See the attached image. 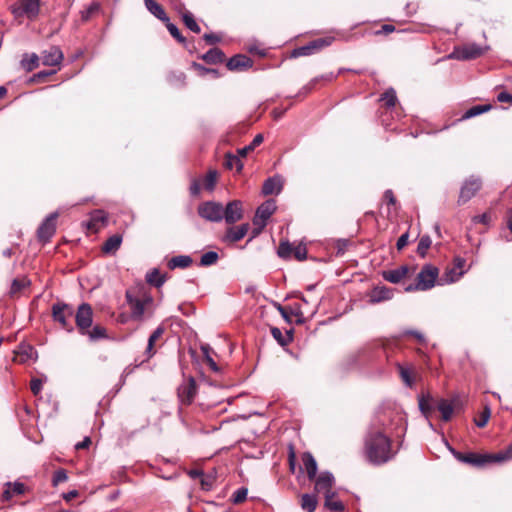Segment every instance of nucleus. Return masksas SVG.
Returning a JSON list of instances; mask_svg holds the SVG:
<instances>
[{
    "label": "nucleus",
    "mask_w": 512,
    "mask_h": 512,
    "mask_svg": "<svg viewBox=\"0 0 512 512\" xmlns=\"http://www.w3.org/2000/svg\"><path fill=\"white\" fill-rule=\"evenodd\" d=\"M36 359L35 348L27 343H21L15 351L14 361L25 364Z\"/></svg>",
    "instance_id": "nucleus-21"
},
{
    "label": "nucleus",
    "mask_w": 512,
    "mask_h": 512,
    "mask_svg": "<svg viewBox=\"0 0 512 512\" xmlns=\"http://www.w3.org/2000/svg\"><path fill=\"white\" fill-rule=\"evenodd\" d=\"M334 41V37L318 38L310 42L314 52L320 51L321 49L330 46Z\"/></svg>",
    "instance_id": "nucleus-50"
},
{
    "label": "nucleus",
    "mask_w": 512,
    "mask_h": 512,
    "mask_svg": "<svg viewBox=\"0 0 512 512\" xmlns=\"http://www.w3.org/2000/svg\"><path fill=\"white\" fill-rule=\"evenodd\" d=\"M435 285H444L443 279L439 278V269L433 265H424L418 273V290H429Z\"/></svg>",
    "instance_id": "nucleus-8"
},
{
    "label": "nucleus",
    "mask_w": 512,
    "mask_h": 512,
    "mask_svg": "<svg viewBox=\"0 0 512 512\" xmlns=\"http://www.w3.org/2000/svg\"><path fill=\"white\" fill-rule=\"evenodd\" d=\"M282 190V181L280 177H269L262 186V193L267 195L278 194Z\"/></svg>",
    "instance_id": "nucleus-27"
},
{
    "label": "nucleus",
    "mask_w": 512,
    "mask_h": 512,
    "mask_svg": "<svg viewBox=\"0 0 512 512\" xmlns=\"http://www.w3.org/2000/svg\"><path fill=\"white\" fill-rule=\"evenodd\" d=\"M67 479L68 476L66 471L64 469H59L53 474L52 484L53 486H57L58 484L65 482Z\"/></svg>",
    "instance_id": "nucleus-61"
},
{
    "label": "nucleus",
    "mask_w": 512,
    "mask_h": 512,
    "mask_svg": "<svg viewBox=\"0 0 512 512\" xmlns=\"http://www.w3.org/2000/svg\"><path fill=\"white\" fill-rule=\"evenodd\" d=\"M26 491V486L21 482H8L5 484V489L2 493V499L9 501L14 496L23 495Z\"/></svg>",
    "instance_id": "nucleus-24"
},
{
    "label": "nucleus",
    "mask_w": 512,
    "mask_h": 512,
    "mask_svg": "<svg viewBox=\"0 0 512 512\" xmlns=\"http://www.w3.org/2000/svg\"><path fill=\"white\" fill-rule=\"evenodd\" d=\"M452 455L460 462L472 467L482 468L490 464H494L495 459L493 453H476V452H460L454 448H450Z\"/></svg>",
    "instance_id": "nucleus-6"
},
{
    "label": "nucleus",
    "mask_w": 512,
    "mask_h": 512,
    "mask_svg": "<svg viewBox=\"0 0 512 512\" xmlns=\"http://www.w3.org/2000/svg\"><path fill=\"white\" fill-rule=\"evenodd\" d=\"M276 203L273 199L266 200L256 210V214L253 218L254 225H257L262 229L266 226L267 220L276 211Z\"/></svg>",
    "instance_id": "nucleus-13"
},
{
    "label": "nucleus",
    "mask_w": 512,
    "mask_h": 512,
    "mask_svg": "<svg viewBox=\"0 0 512 512\" xmlns=\"http://www.w3.org/2000/svg\"><path fill=\"white\" fill-rule=\"evenodd\" d=\"M75 323L78 332L86 333L93 323V310L90 304L82 303L75 313Z\"/></svg>",
    "instance_id": "nucleus-11"
},
{
    "label": "nucleus",
    "mask_w": 512,
    "mask_h": 512,
    "mask_svg": "<svg viewBox=\"0 0 512 512\" xmlns=\"http://www.w3.org/2000/svg\"><path fill=\"white\" fill-rule=\"evenodd\" d=\"M81 335L87 336L91 342L108 338L106 329L100 325L91 326L86 333H81Z\"/></svg>",
    "instance_id": "nucleus-35"
},
{
    "label": "nucleus",
    "mask_w": 512,
    "mask_h": 512,
    "mask_svg": "<svg viewBox=\"0 0 512 512\" xmlns=\"http://www.w3.org/2000/svg\"><path fill=\"white\" fill-rule=\"evenodd\" d=\"M318 500L315 494H303L301 496V508L306 512H314L317 508Z\"/></svg>",
    "instance_id": "nucleus-38"
},
{
    "label": "nucleus",
    "mask_w": 512,
    "mask_h": 512,
    "mask_svg": "<svg viewBox=\"0 0 512 512\" xmlns=\"http://www.w3.org/2000/svg\"><path fill=\"white\" fill-rule=\"evenodd\" d=\"M313 53H315V52L309 42L307 45H304V46L294 49L292 52V56L293 57L309 56V55H312Z\"/></svg>",
    "instance_id": "nucleus-57"
},
{
    "label": "nucleus",
    "mask_w": 512,
    "mask_h": 512,
    "mask_svg": "<svg viewBox=\"0 0 512 512\" xmlns=\"http://www.w3.org/2000/svg\"><path fill=\"white\" fill-rule=\"evenodd\" d=\"M20 7L14 8L16 16L26 15L30 20L35 19L40 11V0H19Z\"/></svg>",
    "instance_id": "nucleus-17"
},
{
    "label": "nucleus",
    "mask_w": 512,
    "mask_h": 512,
    "mask_svg": "<svg viewBox=\"0 0 512 512\" xmlns=\"http://www.w3.org/2000/svg\"><path fill=\"white\" fill-rule=\"evenodd\" d=\"M481 186V179L478 177L471 176L463 183L460 189L458 203L465 204L466 202H468L481 189Z\"/></svg>",
    "instance_id": "nucleus-12"
},
{
    "label": "nucleus",
    "mask_w": 512,
    "mask_h": 512,
    "mask_svg": "<svg viewBox=\"0 0 512 512\" xmlns=\"http://www.w3.org/2000/svg\"><path fill=\"white\" fill-rule=\"evenodd\" d=\"M416 266L403 264L393 269L382 272L384 280L393 284L405 285V291L411 292L416 290Z\"/></svg>",
    "instance_id": "nucleus-3"
},
{
    "label": "nucleus",
    "mask_w": 512,
    "mask_h": 512,
    "mask_svg": "<svg viewBox=\"0 0 512 512\" xmlns=\"http://www.w3.org/2000/svg\"><path fill=\"white\" fill-rule=\"evenodd\" d=\"M105 222H106V216H105L104 212L101 210H98L92 214L89 226L94 229H98L99 228L98 224L104 225Z\"/></svg>",
    "instance_id": "nucleus-52"
},
{
    "label": "nucleus",
    "mask_w": 512,
    "mask_h": 512,
    "mask_svg": "<svg viewBox=\"0 0 512 512\" xmlns=\"http://www.w3.org/2000/svg\"><path fill=\"white\" fill-rule=\"evenodd\" d=\"M418 408L427 419L433 412L439 411L441 419L445 422L451 419L454 411L452 401L447 399H433L424 396L418 399Z\"/></svg>",
    "instance_id": "nucleus-4"
},
{
    "label": "nucleus",
    "mask_w": 512,
    "mask_h": 512,
    "mask_svg": "<svg viewBox=\"0 0 512 512\" xmlns=\"http://www.w3.org/2000/svg\"><path fill=\"white\" fill-rule=\"evenodd\" d=\"M496 463H502L512 459V442L502 451L493 453Z\"/></svg>",
    "instance_id": "nucleus-49"
},
{
    "label": "nucleus",
    "mask_w": 512,
    "mask_h": 512,
    "mask_svg": "<svg viewBox=\"0 0 512 512\" xmlns=\"http://www.w3.org/2000/svg\"><path fill=\"white\" fill-rule=\"evenodd\" d=\"M252 66V59L244 54H236L233 57H231L226 63V67L230 71H245L251 68Z\"/></svg>",
    "instance_id": "nucleus-19"
},
{
    "label": "nucleus",
    "mask_w": 512,
    "mask_h": 512,
    "mask_svg": "<svg viewBox=\"0 0 512 512\" xmlns=\"http://www.w3.org/2000/svg\"><path fill=\"white\" fill-rule=\"evenodd\" d=\"M165 280V276L160 274L158 269H153L152 271L146 274L147 283L157 288L161 287L164 284Z\"/></svg>",
    "instance_id": "nucleus-41"
},
{
    "label": "nucleus",
    "mask_w": 512,
    "mask_h": 512,
    "mask_svg": "<svg viewBox=\"0 0 512 512\" xmlns=\"http://www.w3.org/2000/svg\"><path fill=\"white\" fill-rule=\"evenodd\" d=\"M197 212L201 218L210 222H220L225 215L223 205L215 201L202 202L199 204Z\"/></svg>",
    "instance_id": "nucleus-9"
},
{
    "label": "nucleus",
    "mask_w": 512,
    "mask_h": 512,
    "mask_svg": "<svg viewBox=\"0 0 512 512\" xmlns=\"http://www.w3.org/2000/svg\"><path fill=\"white\" fill-rule=\"evenodd\" d=\"M122 243V236L120 234H114L110 236L102 245V252L104 254H115L120 248Z\"/></svg>",
    "instance_id": "nucleus-31"
},
{
    "label": "nucleus",
    "mask_w": 512,
    "mask_h": 512,
    "mask_svg": "<svg viewBox=\"0 0 512 512\" xmlns=\"http://www.w3.org/2000/svg\"><path fill=\"white\" fill-rule=\"evenodd\" d=\"M431 244L432 241L429 236L421 237L420 241L418 242V254L424 257L426 250L431 246Z\"/></svg>",
    "instance_id": "nucleus-59"
},
{
    "label": "nucleus",
    "mask_w": 512,
    "mask_h": 512,
    "mask_svg": "<svg viewBox=\"0 0 512 512\" xmlns=\"http://www.w3.org/2000/svg\"><path fill=\"white\" fill-rule=\"evenodd\" d=\"M458 271L455 268L449 267L445 272V278L443 279L444 284L453 283L460 279L461 276L457 275Z\"/></svg>",
    "instance_id": "nucleus-60"
},
{
    "label": "nucleus",
    "mask_w": 512,
    "mask_h": 512,
    "mask_svg": "<svg viewBox=\"0 0 512 512\" xmlns=\"http://www.w3.org/2000/svg\"><path fill=\"white\" fill-rule=\"evenodd\" d=\"M324 501V507L330 512H343L345 506L342 501L337 499V493L327 494Z\"/></svg>",
    "instance_id": "nucleus-30"
},
{
    "label": "nucleus",
    "mask_w": 512,
    "mask_h": 512,
    "mask_svg": "<svg viewBox=\"0 0 512 512\" xmlns=\"http://www.w3.org/2000/svg\"><path fill=\"white\" fill-rule=\"evenodd\" d=\"M302 462L308 479L314 480L316 478L318 470L315 458L311 453L306 452L302 455Z\"/></svg>",
    "instance_id": "nucleus-26"
},
{
    "label": "nucleus",
    "mask_w": 512,
    "mask_h": 512,
    "mask_svg": "<svg viewBox=\"0 0 512 512\" xmlns=\"http://www.w3.org/2000/svg\"><path fill=\"white\" fill-rule=\"evenodd\" d=\"M271 334L273 338L281 345L286 346L292 342V330L286 331V335H283L282 331L277 327L271 328Z\"/></svg>",
    "instance_id": "nucleus-37"
},
{
    "label": "nucleus",
    "mask_w": 512,
    "mask_h": 512,
    "mask_svg": "<svg viewBox=\"0 0 512 512\" xmlns=\"http://www.w3.org/2000/svg\"><path fill=\"white\" fill-rule=\"evenodd\" d=\"M224 165L227 169L236 168L237 172H240L243 168V163L240 160L239 156L232 155L230 153L226 154Z\"/></svg>",
    "instance_id": "nucleus-44"
},
{
    "label": "nucleus",
    "mask_w": 512,
    "mask_h": 512,
    "mask_svg": "<svg viewBox=\"0 0 512 512\" xmlns=\"http://www.w3.org/2000/svg\"><path fill=\"white\" fill-rule=\"evenodd\" d=\"M263 140V135L257 134L249 145L241 149H238V155L241 157H245L249 152L253 151L257 146H259L263 142Z\"/></svg>",
    "instance_id": "nucleus-45"
},
{
    "label": "nucleus",
    "mask_w": 512,
    "mask_h": 512,
    "mask_svg": "<svg viewBox=\"0 0 512 512\" xmlns=\"http://www.w3.org/2000/svg\"><path fill=\"white\" fill-rule=\"evenodd\" d=\"M248 490L244 487L237 489L233 494V502L235 504L242 503L247 498Z\"/></svg>",
    "instance_id": "nucleus-64"
},
{
    "label": "nucleus",
    "mask_w": 512,
    "mask_h": 512,
    "mask_svg": "<svg viewBox=\"0 0 512 512\" xmlns=\"http://www.w3.org/2000/svg\"><path fill=\"white\" fill-rule=\"evenodd\" d=\"M314 480V491L316 493H323L326 496L334 492L332 488L335 484V478L332 473L328 471L321 472L318 476L316 475Z\"/></svg>",
    "instance_id": "nucleus-16"
},
{
    "label": "nucleus",
    "mask_w": 512,
    "mask_h": 512,
    "mask_svg": "<svg viewBox=\"0 0 512 512\" xmlns=\"http://www.w3.org/2000/svg\"><path fill=\"white\" fill-rule=\"evenodd\" d=\"M168 82L175 87L181 88L186 85V75L182 71H172L167 76Z\"/></svg>",
    "instance_id": "nucleus-39"
},
{
    "label": "nucleus",
    "mask_w": 512,
    "mask_h": 512,
    "mask_svg": "<svg viewBox=\"0 0 512 512\" xmlns=\"http://www.w3.org/2000/svg\"><path fill=\"white\" fill-rule=\"evenodd\" d=\"M126 299L131 309V318L136 321L142 320L146 310L153 304V297L146 292L134 294L127 290Z\"/></svg>",
    "instance_id": "nucleus-5"
},
{
    "label": "nucleus",
    "mask_w": 512,
    "mask_h": 512,
    "mask_svg": "<svg viewBox=\"0 0 512 512\" xmlns=\"http://www.w3.org/2000/svg\"><path fill=\"white\" fill-rule=\"evenodd\" d=\"M193 260L188 255H178L172 257L168 263L167 266L169 269L174 270L176 268H188L192 264Z\"/></svg>",
    "instance_id": "nucleus-34"
},
{
    "label": "nucleus",
    "mask_w": 512,
    "mask_h": 512,
    "mask_svg": "<svg viewBox=\"0 0 512 512\" xmlns=\"http://www.w3.org/2000/svg\"><path fill=\"white\" fill-rule=\"evenodd\" d=\"M164 332L165 328L163 326H158L149 336L147 347L145 350V355L147 359H150L155 355L156 350L154 349V346L156 342L163 336Z\"/></svg>",
    "instance_id": "nucleus-25"
},
{
    "label": "nucleus",
    "mask_w": 512,
    "mask_h": 512,
    "mask_svg": "<svg viewBox=\"0 0 512 512\" xmlns=\"http://www.w3.org/2000/svg\"><path fill=\"white\" fill-rule=\"evenodd\" d=\"M491 108L492 106L490 104L472 106L471 108L465 111V113L462 116V119L473 118L475 116H478L482 113L489 111Z\"/></svg>",
    "instance_id": "nucleus-42"
},
{
    "label": "nucleus",
    "mask_w": 512,
    "mask_h": 512,
    "mask_svg": "<svg viewBox=\"0 0 512 512\" xmlns=\"http://www.w3.org/2000/svg\"><path fill=\"white\" fill-rule=\"evenodd\" d=\"M196 381L193 377L185 379L177 389L180 402L184 405H190L196 395Z\"/></svg>",
    "instance_id": "nucleus-14"
},
{
    "label": "nucleus",
    "mask_w": 512,
    "mask_h": 512,
    "mask_svg": "<svg viewBox=\"0 0 512 512\" xmlns=\"http://www.w3.org/2000/svg\"><path fill=\"white\" fill-rule=\"evenodd\" d=\"M484 54L482 46L476 43H466L460 46H456L453 52L449 55V58L457 60H472L476 59Z\"/></svg>",
    "instance_id": "nucleus-10"
},
{
    "label": "nucleus",
    "mask_w": 512,
    "mask_h": 512,
    "mask_svg": "<svg viewBox=\"0 0 512 512\" xmlns=\"http://www.w3.org/2000/svg\"><path fill=\"white\" fill-rule=\"evenodd\" d=\"M52 318L54 322L58 323L60 327L68 332H72L74 327L71 319L74 315V309L71 305L57 302L51 307Z\"/></svg>",
    "instance_id": "nucleus-7"
},
{
    "label": "nucleus",
    "mask_w": 512,
    "mask_h": 512,
    "mask_svg": "<svg viewBox=\"0 0 512 512\" xmlns=\"http://www.w3.org/2000/svg\"><path fill=\"white\" fill-rule=\"evenodd\" d=\"M64 55L57 46H52L42 52V64L45 66H59L63 61Z\"/></svg>",
    "instance_id": "nucleus-20"
},
{
    "label": "nucleus",
    "mask_w": 512,
    "mask_h": 512,
    "mask_svg": "<svg viewBox=\"0 0 512 512\" xmlns=\"http://www.w3.org/2000/svg\"><path fill=\"white\" fill-rule=\"evenodd\" d=\"M392 295H393V293H392L391 289H389L385 286H380V287H375L371 291L369 297H370L371 303H379V302L391 299Z\"/></svg>",
    "instance_id": "nucleus-29"
},
{
    "label": "nucleus",
    "mask_w": 512,
    "mask_h": 512,
    "mask_svg": "<svg viewBox=\"0 0 512 512\" xmlns=\"http://www.w3.org/2000/svg\"><path fill=\"white\" fill-rule=\"evenodd\" d=\"M278 255L283 259L290 258L293 255V245L289 242H281L278 247Z\"/></svg>",
    "instance_id": "nucleus-54"
},
{
    "label": "nucleus",
    "mask_w": 512,
    "mask_h": 512,
    "mask_svg": "<svg viewBox=\"0 0 512 512\" xmlns=\"http://www.w3.org/2000/svg\"><path fill=\"white\" fill-rule=\"evenodd\" d=\"M466 260L462 257H455L451 267L458 271L457 275L462 276L465 273Z\"/></svg>",
    "instance_id": "nucleus-62"
},
{
    "label": "nucleus",
    "mask_w": 512,
    "mask_h": 512,
    "mask_svg": "<svg viewBox=\"0 0 512 512\" xmlns=\"http://www.w3.org/2000/svg\"><path fill=\"white\" fill-rule=\"evenodd\" d=\"M191 66L194 70L197 71L198 75L201 77H205L208 74L211 75L214 79L221 77V73L219 72L218 69L207 68L197 62H193Z\"/></svg>",
    "instance_id": "nucleus-40"
},
{
    "label": "nucleus",
    "mask_w": 512,
    "mask_h": 512,
    "mask_svg": "<svg viewBox=\"0 0 512 512\" xmlns=\"http://www.w3.org/2000/svg\"><path fill=\"white\" fill-rule=\"evenodd\" d=\"M291 316L296 317V324H303L305 322L304 310L299 303L288 306Z\"/></svg>",
    "instance_id": "nucleus-48"
},
{
    "label": "nucleus",
    "mask_w": 512,
    "mask_h": 512,
    "mask_svg": "<svg viewBox=\"0 0 512 512\" xmlns=\"http://www.w3.org/2000/svg\"><path fill=\"white\" fill-rule=\"evenodd\" d=\"M56 73V70H50V71H40L38 73H35L33 74L29 79H28V83L29 84H32V83H40V82H44L45 79L53 74Z\"/></svg>",
    "instance_id": "nucleus-53"
},
{
    "label": "nucleus",
    "mask_w": 512,
    "mask_h": 512,
    "mask_svg": "<svg viewBox=\"0 0 512 512\" xmlns=\"http://www.w3.org/2000/svg\"><path fill=\"white\" fill-rule=\"evenodd\" d=\"M165 23H166V27H167L169 33L172 35V37L175 38L179 43L185 44L186 39H185V37L182 36V34L180 33L177 26L174 25L173 23H171L169 20H168V22H165Z\"/></svg>",
    "instance_id": "nucleus-55"
},
{
    "label": "nucleus",
    "mask_w": 512,
    "mask_h": 512,
    "mask_svg": "<svg viewBox=\"0 0 512 512\" xmlns=\"http://www.w3.org/2000/svg\"><path fill=\"white\" fill-rule=\"evenodd\" d=\"M380 101L388 108L394 107L397 102L396 92L393 88L386 90L380 97Z\"/></svg>",
    "instance_id": "nucleus-46"
},
{
    "label": "nucleus",
    "mask_w": 512,
    "mask_h": 512,
    "mask_svg": "<svg viewBox=\"0 0 512 512\" xmlns=\"http://www.w3.org/2000/svg\"><path fill=\"white\" fill-rule=\"evenodd\" d=\"M293 256L295 259L302 261L307 258V248L303 244L293 245Z\"/></svg>",
    "instance_id": "nucleus-58"
},
{
    "label": "nucleus",
    "mask_w": 512,
    "mask_h": 512,
    "mask_svg": "<svg viewBox=\"0 0 512 512\" xmlns=\"http://www.w3.org/2000/svg\"><path fill=\"white\" fill-rule=\"evenodd\" d=\"M407 427L405 414L392 401H384L377 409L371 429L365 438V455L376 465L384 464L393 457L390 435L402 436Z\"/></svg>",
    "instance_id": "nucleus-1"
},
{
    "label": "nucleus",
    "mask_w": 512,
    "mask_h": 512,
    "mask_svg": "<svg viewBox=\"0 0 512 512\" xmlns=\"http://www.w3.org/2000/svg\"><path fill=\"white\" fill-rule=\"evenodd\" d=\"M398 348L394 343L367 344L358 350L349 353L341 362L344 371L362 370L367 375L382 376L388 373L389 366L398 369L404 384L412 388L415 376L412 365L403 364L395 354Z\"/></svg>",
    "instance_id": "nucleus-2"
},
{
    "label": "nucleus",
    "mask_w": 512,
    "mask_h": 512,
    "mask_svg": "<svg viewBox=\"0 0 512 512\" xmlns=\"http://www.w3.org/2000/svg\"><path fill=\"white\" fill-rule=\"evenodd\" d=\"M249 228L250 226L248 223L241 224L239 226L229 227L226 230L224 241L231 243H236L240 241L246 236V234L249 231Z\"/></svg>",
    "instance_id": "nucleus-22"
},
{
    "label": "nucleus",
    "mask_w": 512,
    "mask_h": 512,
    "mask_svg": "<svg viewBox=\"0 0 512 512\" xmlns=\"http://www.w3.org/2000/svg\"><path fill=\"white\" fill-rule=\"evenodd\" d=\"M218 173L210 170L203 179V187L208 191H213L217 183Z\"/></svg>",
    "instance_id": "nucleus-47"
},
{
    "label": "nucleus",
    "mask_w": 512,
    "mask_h": 512,
    "mask_svg": "<svg viewBox=\"0 0 512 512\" xmlns=\"http://www.w3.org/2000/svg\"><path fill=\"white\" fill-rule=\"evenodd\" d=\"M40 62V58L35 53H25L22 56V59L20 61L21 68L26 72H31L38 68Z\"/></svg>",
    "instance_id": "nucleus-32"
},
{
    "label": "nucleus",
    "mask_w": 512,
    "mask_h": 512,
    "mask_svg": "<svg viewBox=\"0 0 512 512\" xmlns=\"http://www.w3.org/2000/svg\"><path fill=\"white\" fill-rule=\"evenodd\" d=\"M219 259L218 253L214 251H208L204 253L200 258L201 266H211L214 265Z\"/></svg>",
    "instance_id": "nucleus-51"
},
{
    "label": "nucleus",
    "mask_w": 512,
    "mask_h": 512,
    "mask_svg": "<svg viewBox=\"0 0 512 512\" xmlns=\"http://www.w3.org/2000/svg\"><path fill=\"white\" fill-rule=\"evenodd\" d=\"M490 414V409L488 407H485V409L480 414L479 418L475 420L476 426L480 428L484 427L490 418Z\"/></svg>",
    "instance_id": "nucleus-63"
},
{
    "label": "nucleus",
    "mask_w": 512,
    "mask_h": 512,
    "mask_svg": "<svg viewBox=\"0 0 512 512\" xmlns=\"http://www.w3.org/2000/svg\"><path fill=\"white\" fill-rule=\"evenodd\" d=\"M56 218L57 214H50L45 218V220L41 223L39 228L37 229V237L38 240L46 243L48 242L52 236L56 232Z\"/></svg>",
    "instance_id": "nucleus-15"
},
{
    "label": "nucleus",
    "mask_w": 512,
    "mask_h": 512,
    "mask_svg": "<svg viewBox=\"0 0 512 512\" xmlns=\"http://www.w3.org/2000/svg\"><path fill=\"white\" fill-rule=\"evenodd\" d=\"M223 219L227 224H234L243 218L242 203L239 200L229 202L224 208Z\"/></svg>",
    "instance_id": "nucleus-18"
},
{
    "label": "nucleus",
    "mask_w": 512,
    "mask_h": 512,
    "mask_svg": "<svg viewBox=\"0 0 512 512\" xmlns=\"http://www.w3.org/2000/svg\"><path fill=\"white\" fill-rule=\"evenodd\" d=\"M182 20H183L184 25L192 32H194V33L201 32V28L198 25V23L196 22L193 14L191 12H189V11L184 12L182 14Z\"/></svg>",
    "instance_id": "nucleus-43"
},
{
    "label": "nucleus",
    "mask_w": 512,
    "mask_h": 512,
    "mask_svg": "<svg viewBox=\"0 0 512 512\" xmlns=\"http://www.w3.org/2000/svg\"><path fill=\"white\" fill-rule=\"evenodd\" d=\"M201 351L205 357V360L206 362L208 363L209 367L211 368V370L213 371H218V366L216 364V362L213 360V358L211 357L210 355V351H211V348L209 345H202L201 346Z\"/></svg>",
    "instance_id": "nucleus-56"
},
{
    "label": "nucleus",
    "mask_w": 512,
    "mask_h": 512,
    "mask_svg": "<svg viewBox=\"0 0 512 512\" xmlns=\"http://www.w3.org/2000/svg\"><path fill=\"white\" fill-rule=\"evenodd\" d=\"M396 210V198L392 190L388 189L384 192L383 203L380 207V214L390 218L392 211Z\"/></svg>",
    "instance_id": "nucleus-23"
},
{
    "label": "nucleus",
    "mask_w": 512,
    "mask_h": 512,
    "mask_svg": "<svg viewBox=\"0 0 512 512\" xmlns=\"http://www.w3.org/2000/svg\"><path fill=\"white\" fill-rule=\"evenodd\" d=\"M31 284V281L28 279L27 276H22L20 278L13 279L9 294L11 297H14L18 295L23 289L29 287Z\"/></svg>",
    "instance_id": "nucleus-36"
},
{
    "label": "nucleus",
    "mask_w": 512,
    "mask_h": 512,
    "mask_svg": "<svg viewBox=\"0 0 512 512\" xmlns=\"http://www.w3.org/2000/svg\"><path fill=\"white\" fill-rule=\"evenodd\" d=\"M200 58L207 64L215 65L224 62L225 54L221 49L215 47L201 55Z\"/></svg>",
    "instance_id": "nucleus-28"
},
{
    "label": "nucleus",
    "mask_w": 512,
    "mask_h": 512,
    "mask_svg": "<svg viewBox=\"0 0 512 512\" xmlns=\"http://www.w3.org/2000/svg\"><path fill=\"white\" fill-rule=\"evenodd\" d=\"M145 6L147 10L153 14L156 18L161 20L162 22H168L169 17L167 16L165 10L163 7L155 2L154 0H144Z\"/></svg>",
    "instance_id": "nucleus-33"
}]
</instances>
